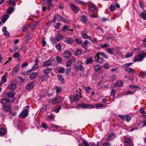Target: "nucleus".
I'll return each mask as SVG.
<instances>
[{
    "instance_id": "49",
    "label": "nucleus",
    "mask_w": 146,
    "mask_h": 146,
    "mask_svg": "<svg viewBox=\"0 0 146 146\" xmlns=\"http://www.w3.org/2000/svg\"><path fill=\"white\" fill-rule=\"evenodd\" d=\"M7 3L8 4L15 5V2L12 0H9L7 1Z\"/></svg>"
},
{
    "instance_id": "46",
    "label": "nucleus",
    "mask_w": 146,
    "mask_h": 146,
    "mask_svg": "<svg viewBox=\"0 0 146 146\" xmlns=\"http://www.w3.org/2000/svg\"><path fill=\"white\" fill-rule=\"evenodd\" d=\"M56 59L57 61V62L59 63H61L62 60L61 58L58 56L56 57Z\"/></svg>"
},
{
    "instance_id": "59",
    "label": "nucleus",
    "mask_w": 146,
    "mask_h": 146,
    "mask_svg": "<svg viewBox=\"0 0 146 146\" xmlns=\"http://www.w3.org/2000/svg\"><path fill=\"white\" fill-rule=\"evenodd\" d=\"M131 118V117L129 115H127L126 120L127 121V122H129Z\"/></svg>"
},
{
    "instance_id": "39",
    "label": "nucleus",
    "mask_w": 146,
    "mask_h": 146,
    "mask_svg": "<svg viewBox=\"0 0 146 146\" xmlns=\"http://www.w3.org/2000/svg\"><path fill=\"white\" fill-rule=\"evenodd\" d=\"M65 70L63 67H60L58 69V72L59 73H63L65 72Z\"/></svg>"
},
{
    "instance_id": "28",
    "label": "nucleus",
    "mask_w": 146,
    "mask_h": 146,
    "mask_svg": "<svg viewBox=\"0 0 146 146\" xmlns=\"http://www.w3.org/2000/svg\"><path fill=\"white\" fill-rule=\"evenodd\" d=\"M48 76L46 75L41 76L40 78V79L42 81H46L48 79Z\"/></svg>"
},
{
    "instance_id": "38",
    "label": "nucleus",
    "mask_w": 146,
    "mask_h": 146,
    "mask_svg": "<svg viewBox=\"0 0 146 146\" xmlns=\"http://www.w3.org/2000/svg\"><path fill=\"white\" fill-rule=\"evenodd\" d=\"M14 8L13 7H11L7 11V13L8 14H10L13 11Z\"/></svg>"
},
{
    "instance_id": "11",
    "label": "nucleus",
    "mask_w": 146,
    "mask_h": 146,
    "mask_svg": "<svg viewBox=\"0 0 146 146\" xmlns=\"http://www.w3.org/2000/svg\"><path fill=\"white\" fill-rule=\"evenodd\" d=\"M62 101V98L60 97L58 98H55L52 100V102L54 104H58L61 102Z\"/></svg>"
},
{
    "instance_id": "27",
    "label": "nucleus",
    "mask_w": 146,
    "mask_h": 146,
    "mask_svg": "<svg viewBox=\"0 0 146 146\" xmlns=\"http://www.w3.org/2000/svg\"><path fill=\"white\" fill-rule=\"evenodd\" d=\"M9 16L7 15H5L4 16H3L2 17V22L4 23L7 20V19L9 17Z\"/></svg>"
},
{
    "instance_id": "33",
    "label": "nucleus",
    "mask_w": 146,
    "mask_h": 146,
    "mask_svg": "<svg viewBox=\"0 0 146 146\" xmlns=\"http://www.w3.org/2000/svg\"><path fill=\"white\" fill-rule=\"evenodd\" d=\"M89 9L91 12H93L95 11V8L93 5L91 4H90L89 5Z\"/></svg>"
},
{
    "instance_id": "15",
    "label": "nucleus",
    "mask_w": 146,
    "mask_h": 146,
    "mask_svg": "<svg viewBox=\"0 0 146 146\" xmlns=\"http://www.w3.org/2000/svg\"><path fill=\"white\" fill-rule=\"evenodd\" d=\"M38 59H36L35 61V64L32 67V70H34L37 68H39L38 65Z\"/></svg>"
},
{
    "instance_id": "18",
    "label": "nucleus",
    "mask_w": 146,
    "mask_h": 146,
    "mask_svg": "<svg viewBox=\"0 0 146 146\" xmlns=\"http://www.w3.org/2000/svg\"><path fill=\"white\" fill-rule=\"evenodd\" d=\"M123 85V83L121 80L117 81L115 83V86L118 87H121Z\"/></svg>"
},
{
    "instance_id": "12",
    "label": "nucleus",
    "mask_w": 146,
    "mask_h": 146,
    "mask_svg": "<svg viewBox=\"0 0 146 146\" xmlns=\"http://www.w3.org/2000/svg\"><path fill=\"white\" fill-rule=\"evenodd\" d=\"M102 56L104 58L106 59L108 58V56L105 54L104 52H98L96 55V56Z\"/></svg>"
},
{
    "instance_id": "58",
    "label": "nucleus",
    "mask_w": 146,
    "mask_h": 146,
    "mask_svg": "<svg viewBox=\"0 0 146 146\" xmlns=\"http://www.w3.org/2000/svg\"><path fill=\"white\" fill-rule=\"evenodd\" d=\"M90 44V42L87 40H85V41L83 43L82 42V44H83V45H86V46H87V45L88 44Z\"/></svg>"
},
{
    "instance_id": "6",
    "label": "nucleus",
    "mask_w": 146,
    "mask_h": 146,
    "mask_svg": "<svg viewBox=\"0 0 146 146\" xmlns=\"http://www.w3.org/2000/svg\"><path fill=\"white\" fill-rule=\"evenodd\" d=\"M124 143L125 144L124 146H133V145L132 140L129 138H126L124 139Z\"/></svg>"
},
{
    "instance_id": "1",
    "label": "nucleus",
    "mask_w": 146,
    "mask_h": 146,
    "mask_svg": "<svg viewBox=\"0 0 146 146\" xmlns=\"http://www.w3.org/2000/svg\"><path fill=\"white\" fill-rule=\"evenodd\" d=\"M145 53L142 51L139 52L134 57L133 61L135 62L142 61L145 58Z\"/></svg>"
},
{
    "instance_id": "43",
    "label": "nucleus",
    "mask_w": 146,
    "mask_h": 146,
    "mask_svg": "<svg viewBox=\"0 0 146 146\" xmlns=\"http://www.w3.org/2000/svg\"><path fill=\"white\" fill-rule=\"evenodd\" d=\"M72 63V61L71 60H70L68 61L67 62L66 66L67 67H70L71 66V64Z\"/></svg>"
},
{
    "instance_id": "24",
    "label": "nucleus",
    "mask_w": 146,
    "mask_h": 146,
    "mask_svg": "<svg viewBox=\"0 0 146 146\" xmlns=\"http://www.w3.org/2000/svg\"><path fill=\"white\" fill-rule=\"evenodd\" d=\"M126 71L129 74H133L135 73V72L132 68H126Z\"/></svg>"
},
{
    "instance_id": "44",
    "label": "nucleus",
    "mask_w": 146,
    "mask_h": 146,
    "mask_svg": "<svg viewBox=\"0 0 146 146\" xmlns=\"http://www.w3.org/2000/svg\"><path fill=\"white\" fill-rule=\"evenodd\" d=\"M133 54V53L131 52H128L126 54L125 57L127 58H129L132 56Z\"/></svg>"
},
{
    "instance_id": "13",
    "label": "nucleus",
    "mask_w": 146,
    "mask_h": 146,
    "mask_svg": "<svg viewBox=\"0 0 146 146\" xmlns=\"http://www.w3.org/2000/svg\"><path fill=\"white\" fill-rule=\"evenodd\" d=\"M64 42L68 44H72L74 42V40L72 38L70 37H67L66 38Z\"/></svg>"
},
{
    "instance_id": "50",
    "label": "nucleus",
    "mask_w": 146,
    "mask_h": 146,
    "mask_svg": "<svg viewBox=\"0 0 146 146\" xmlns=\"http://www.w3.org/2000/svg\"><path fill=\"white\" fill-rule=\"evenodd\" d=\"M130 88H131L133 89H137L138 88L139 89H140V88L139 87L137 86H135V85H130L129 86Z\"/></svg>"
},
{
    "instance_id": "22",
    "label": "nucleus",
    "mask_w": 146,
    "mask_h": 146,
    "mask_svg": "<svg viewBox=\"0 0 146 146\" xmlns=\"http://www.w3.org/2000/svg\"><path fill=\"white\" fill-rule=\"evenodd\" d=\"M37 75L38 74L36 72H33L30 76V78L31 80L34 79L37 76Z\"/></svg>"
},
{
    "instance_id": "55",
    "label": "nucleus",
    "mask_w": 146,
    "mask_h": 146,
    "mask_svg": "<svg viewBox=\"0 0 146 146\" xmlns=\"http://www.w3.org/2000/svg\"><path fill=\"white\" fill-rule=\"evenodd\" d=\"M134 92H131L129 90H128L127 91L125 92V94L126 95L131 94H134Z\"/></svg>"
},
{
    "instance_id": "63",
    "label": "nucleus",
    "mask_w": 146,
    "mask_h": 146,
    "mask_svg": "<svg viewBox=\"0 0 146 146\" xmlns=\"http://www.w3.org/2000/svg\"><path fill=\"white\" fill-rule=\"evenodd\" d=\"M116 76L115 75L112 76L110 78V80L113 81L116 79Z\"/></svg>"
},
{
    "instance_id": "3",
    "label": "nucleus",
    "mask_w": 146,
    "mask_h": 146,
    "mask_svg": "<svg viewBox=\"0 0 146 146\" xmlns=\"http://www.w3.org/2000/svg\"><path fill=\"white\" fill-rule=\"evenodd\" d=\"M79 107L83 109L85 108H94V106L91 104H86L84 103H82L79 105Z\"/></svg>"
},
{
    "instance_id": "57",
    "label": "nucleus",
    "mask_w": 146,
    "mask_h": 146,
    "mask_svg": "<svg viewBox=\"0 0 146 146\" xmlns=\"http://www.w3.org/2000/svg\"><path fill=\"white\" fill-rule=\"evenodd\" d=\"M69 29V27L67 26H64L62 29V31L64 32L66 31V30H68Z\"/></svg>"
},
{
    "instance_id": "32",
    "label": "nucleus",
    "mask_w": 146,
    "mask_h": 146,
    "mask_svg": "<svg viewBox=\"0 0 146 146\" xmlns=\"http://www.w3.org/2000/svg\"><path fill=\"white\" fill-rule=\"evenodd\" d=\"M63 38V36L61 34H58L56 37V39L57 41H59Z\"/></svg>"
},
{
    "instance_id": "51",
    "label": "nucleus",
    "mask_w": 146,
    "mask_h": 146,
    "mask_svg": "<svg viewBox=\"0 0 146 146\" xmlns=\"http://www.w3.org/2000/svg\"><path fill=\"white\" fill-rule=\"evenodd\" d=\"M2 81L4 83L6 82L7 81V79L6 78L5 75L3 76L1 78Z\"/></svg>"
},
{
    "instance_id": "7",
    "label": "nucleus",
    "mask_w": 146,
    "mask_h": 146,
    "mask_svg": "<svg viewBox=\"0 0 146 146\" xmlns=\"http://www.w3.org/2000/svg\"><path fill=\"white\" fill-rule=\"evenodd\" d=\"M2 110L6 112H9L11 110V108L10 105H2Z\"/></svg>"
},
{
    "instance_id": "34",
    "label": "nucleus",
    "mask_w": 146,
    "mask_h": 146,
    "mask_svg": "<svg viewBox=\"0 0 146 146\" xmlns=\"http://www.w3.org/2000/svg\"><path fill=\"white\" fill-rule=\"evenodd\" d=\"M94 69L96 71H99L101 69V67L99 64H96L94 67Z\"/></svg>"
},
{
    "instance_id": "5",
    "label": "nucleus",
    "mask_w": 146,
    "mask_h": 146,
    "mask_svg": "<svg viewBox=\"0 0 146 146\" xmlns=\"http://www.w3.org/2000/svg\"><path fill=\"white\" fill-rule=\"evenodd\" d=\"M28 114V111L27 109H25L19 114V116L22 118H24L27 117Z\"/></svg>"
},
{
    "instance_id": "10",
    "label": "nucleus",
    "mask_w": 146,
    "mask_h": 146,
    "mask_svg": "<svg viewBox=\"0 0 146 146\" xmlns=\"http://www.w3.org/2000/svg\"><path fill=\"white\" fill-rule=\"evenodd\" d=\"M54 62L53 60H48L42 63L43 66H48L52 64V62Z\"/></svg>"
},
{
    "instance_id": "60",
    "label": "nucleus",
    "mask_w": 146,
    "mask_h": 146,
    "mask_svg": "<svg viewBox=\"0 0 146 146\" xmlns=\"http://www.w3.org/2000/svg\"><path fill=\"white\" fill-rule=\"evenodd\" d=\"M30 73V71H25L22 72V74L24 75H26L29 74Z\"/></svg>"
},
{
    "instance_id": "48",
    "label": "nucleus",
    "mask_w": 146,
    "mask_h": 146,
    "mask_svg": "<svg viewBox=\"0 0 146 146\" xmlns=\"http://www.w3.org/2000/svg\"><path fill=\"white\" fill-rule=\"evenodd\" d=\"M61 45L60 44H58L56 46V48L58 50L60 51L61 48Z\"/></svg>"
},
{
    "instance_id": "17",
    "label": "nucleus",
    "mask_w": 146,
    "mask_h": 146,
    "mask_svg": "<svg viewBox=\"0 0 146 146\" xmlns=\"http://www.w3.org/2000/svg\"><path fill=\"white\" fill-rule=\"evenodd\" d=\"M71 55L70 52L68 51H66L64 52L63 54V56L64 58H68Z\"/></svg>"
},
{
    "instance_id": "40",
    "label": "nucleus",
    "mask_w": 146,
    "mask_h": 146,
    "mask_svg": "<svg viewBox=\"0 0 146 146\" xmlns=\"http://www.w3.org/2000/svg\"><path fill=\"white\" fill-rule=\"evenodd\" d=\"M58 78L59 79L60 81L62 83H64V80L62 76L60 75H58L57 76Z\"/></svg>"
},
{
    "instance_id": "31",
    "label": "nucleus",
    "mask_w": 146,
    "mask_h": 146,
    "mask_svg": "<svg viewBox=\"0 0 146 146\" xmlns=\"http://www.w3.org/2000/svg\"><path fill=\"white\" fill-rule=\"evenodd\" d=\"M81 20L84 23H86L87 22V19L85 15H83L82 16Z\"/></svg>"
},
{
    "instance_id": "36",
    "label": "nucleus",
    "mask_w": 146,
    "mask_h": 146,
    "mask_svg": "<svg viewBox=\"0 0 146 146\" xmlns=\"http://www.w3.org/2000/svg\"><path fill=\"white\" fill-rule=\"evenodd\" d=\"M54 89L56 90V93L57 94H58L62 91V89L60 87L57 86L55 87Z\"/></svg>"
},
{
    "instance_id": "4",
    "label": "nucleus",
    "mask_w": 146,
    "mask_h": 146,
    "mask_svg": "<svg viewBox=\"0 0 146 146\" xmlns=\"http://www.w3.org/2000/svg\"><path fill=\"white\" fill-rule=\"evenodd\" d=\"M70 99V101L71 104L74 102H77L79 99V97H76L75 96H72L69 97Z\"/></svg>"
},
{
    "instance_id": "35",
    "label": "nucleus",
    "mask_w": 146,
    "mask_h": 146,
    "mask_svg": "<svg viewBox=\"0 0 146 146\" xmlns=\"http://www.w3.org/2000/svg\"><path fill=\"white\" fill-rule=\"evenodd\" d=\"M97 57V59L96 60V61L102 64L104 62V60L99 56H96Z\"/></svg>"
},
{
    "instance_id": "56",
    "label": "nucleus",
    "mask_w": 146,
    "mask_h": 146,
    "mask_svg": "<svg viewBox=\"0 0 146 146\" xmlns=\"http://www.w3.org/2000/svg\"><path fill=\"white\" fill-rule=\"evenodd\" d=\"M104 66L106 69H108L110 67V65L109 64L107 63L104 64Z\"/></svg>"
},
{
    "instance_id": "8",
    "label": "nucleus",
    "mask_w": 146,
    "mask_h": 146,
    "mask_svg": "<svg viewBox=\"0 0 146 146\" xmlns=\"http://www.w3.org/2000/svg\"><path fill=\"white\" fill-rule=\"evenodd\" d=\"M7 94L8 97L11 98L12 100H11V102H14L15 100V98L14 96L15 94V92H9L7 93Z\"/></svg>"
},
{
    "instance_id": "2",
    "label": "nucleus",
    "mask_w": 146,
    "mask_h": 146,
    "mask_svg": "<svg viewBox=\"0 0 146 146\" xmlns=\"http://www.w3.org/2000/svg\"><path fill=\"white\" fill-rule=\"evenodd\" d=\"M82 63H81L79 61H77V62L75 63L74 64V70L76 71H78L79 70H83L84 69V68L82 65Z\"/></svg>"
},
{
    "instance_id": "26",
    "label": "nucleus",
    "mask_w": 146,
    "mask_h": 146,
    "mask_svg": "<svg viewBox=\"0 0 146 146\" xmlns=\"http://www.w3.org/2000/svg\"><path fill=\"white\" fill-rule=\"evenodd\" d=\"M93 60H92L91 57L87 58V60L86 61V63L87 64H92L93 62Z\"/></svg>"
},
{
    "instance_id": "25",
    "label": "nucleus",
    "mask_w": 146,
    "mask_h": 146,
    "mask_svg": "<svg viewBox=\"0 0 146 146\" xmlns=\"http://www.w3.org/2000/svg\"><path fill=\"white\" fill-rule=\"evenodd\" d=\"M6 132V130L4 128L2 127L0 129V136H3Z\"/></svg>"
},
{
    "instance_id": "45",
    "label": "nucleus",
    "mask_w": 146,
    "mask_h": 146,
    "mask_svg": "<svg viewBox=\"0 0 146 146\" xmlns=\"http://www.w3.org/2000/svg\"><path fill=\"white\" fill-rule=\"evenodd\" d=\"M115 5H111L110 7V10L111 11H113L115 9Z\"/></svg>"
},
{
    "instance_id": "37",
    "label": "nucleus",
    "mask_w": 146,
    "mask_h": 146,
    "mask_svg": "<svg viewBox=\"0 0 146 146\" xmlns=\"http://www.w3.org/2000/svg\"><path fill=\"white\" fill-rule=\"evenodd\" d=\"M20 65L19 64H17V66L13 70V72H17L19 70Z\"/></svg>"
},
{
    "instance_id": "64",
    "label": "nucleus",
    "mask_w": 146,
    "mask_h": 146,
    "mask_svg": "<svg viewBox=\"0 0 146 146\" xmlns=\"http://www.w3.org/2000/svg\"><path fill=\"white\" fill-rule=\"evenodd\" d=\"M109 46V45L108 43H105L101 45V47L102 48H107Z\"/></svg>"
},
{
    "instance_id": "62",
    "label": "nucleus",
    "mask_w": 146,
    "mask_h": 146,
    "mask_svg": "<svg viewBox=\"0 0 146 146\" xmlns=\"http://www.w3.org/2000/svg\"><path fill=\"white\" fill-rule=\"evenodd\" d=\"M103 105L102 104H97L96 105V108L97 109H98L100 108H102L103 106Z\"/></svg>"
},
{
    "instance_id": "30",
    "label": "nucleus",
    "mask_w": 146,
    "mask_h": 146,
    "mask_svg": "<svg viewBox=\"0 0 146 146\" xmlns=\"http://www.w3.org/2000/svg\"><path fill=\"white\" fill-rule=\"evenodd\" d=\"M82 36L84 39H90V36H88L85 33H81Z\"/></svg>"
},
{
    "instance_id": "41",
    "label": "nucleus",
    "mask_w": 146,
    "mask_h": 146,
    "mask_svg": "<svg viewBox=\"0 0 146 146\" xmlns=\"http://www.w3.org/2000/svg\"><path fill=\"white\" fill-rule=\"evenodd\" d=\"M126 115H119L118 116L123 120H126Z\"/></svg>"
},
{
    "instance_id": "20",
    "label": "nucleus",
    "mask_w": 146,
    "mask_h": 146,
    "mask_svg": "<svg viewBox=\"0 0 146 146\" xmlns=\"http://www.w3.org/2000/svg\"><path fill=\"white\" fill-rule=\"evenodd\" d=\"M52 70V69L50 68L47 67L45 68L44 71L43 72L46 75L50 72Z\"/></svg>"
},
{
    "instance_id": "42",
    "label": "nucleus",
    "mask_w": 146,
    "mask_h": 146,
    "mask_svg": "<svg viewBox=\"0 0 146 146\" xmlns=\"http://www.w3.org/2000/svg\"><path fill=\"white\" fill-rule=\"evenodd\" d=\"M102 146H111V144L109 142H104L103 143Z\"/></svg>"
},
{
    "instance_id": "9",
    "label": "nucleus",
    "mask_w": 146,
    "mask_h": 146,
    "mask_svg": "<svg viewBox=\"0 0 146 146\" xmlns=\"http://www.w3.org/2000/svg\"><path fill=\"white\" fill-rule=\"evenodd\" d=\"M34 82H31L28 84L25 87L26 89L29 90H30L33 89L34 87Z\"/></svg>"
},
{
    "instance_id": "54",
    "label": "nucleus",
    "mask_w": 146,
    "mask_h": 146,
    "mask_svg": "<svg viewBox=\"0 0 146 146\" xmlns=\"http://www.w3.org/2000/svg\"><path fill=\"white\" fill-rule=\"evenodd\" d=\"M20 56V54L18 52L15 53L14 55V57L15 58H18Z\"/></svg>"
},
{
    "instance_id": "52",
    "label": "nucleus",
    "mask_w": 146,
    "mask_h": 146,
    "mask_svg": "<svg viewBox=\"0 0 146 146\" xmlns=\"http://www.w3.org/2000/svg\"><path fill=\"white\" fill-rule=\"evenodd\" d=\"M56 16L57 18L58 19V20L59 21H61L62 20V19H63V17H61L58 14H56Z\"/></svg>"
},
{
    "instance_id": "61",
    "label": "nucleus",
    "mask_w": 146,
    "mask_h": 146,
    "mask_svg": "<svg viewBox=\"0 0 146 146\" xmlns=\"http://www.w3.org/2000/svg\"><path fill=\"white\" fill-rule=\"evenodd\" d=\"M140 75L142 78H144L145 76V73L143 72H141L140 73Z\"/></svg>"
},
{
    "instance_id": "19",
    "label": "nucleus",
    "mask_w": 146,
    "mask_h": 146,
    "mask_svg": "<svg viewBox=\"0 0 146 146\" xmlns=\"http://www.w3.org/2000/svg\"><path fill=\"white\" fill-rule=\"evenodd\" d=\"M71 8L72 10L76 12V13H77L79 11V9L73 4L71 5Z\"/></svg>"
},
{
    "instance_id": "16",
    "label": "nucleus",
    "mask_w": 146,
    "mask_h": 146,
    "mask_svg": "<svg viewBox=\"0 0 146 146\" xmlns=\"http://www.w3.org/2000/svg\"><path fill=\"white\" fill-rule=\"evenodd\" d=\"M140 16L144 20L146 19V11L145 10H143L142 12L140 13Z\"/></svg>"
},
{
    "instance_id": "47",
    "label": "nucleus",
    "mask_w": 146,
    "mask_h": 146,
    "mask_svg": "<svg viewBox=\"0 0 146 146\" xmlns=\"http://www.w3.org/2000/svg\"><path fill=\"white\" fill-rule=\"evenodd\" d=\"M82 143H83L84 146H89L88 142L85 139L83 140Z\"/></svg>"
},
{
    "instance_id": "14",
    "label": "nucleus",
    "mask_w": 146,
    "mask_h": 146,
    "mask_svg": "<svg viewBox=\"0 0 146 146\" xmlns=\"http://www.w3.org/2000/svg\"><path fill=\"white\" fill-rule=\"evenodd\" d=\"M16 88V84L15 83L10 84L8 87V89L11 91L15 90Z\"/></svg>"
},
{
    "instance_id": "23",
    "label": "nucleus",
    "mask_w": 146,
    "mask_h": 146,
    "mask_svg": "<svg viewBox=\"0 0 146 146\" xmlns=\"http://www.w3.org/2000/svg\"><path fill=\"white\" fill-rule=\"evenodd\" d=\"M114 49L113 48H108L106 50V51L109 54H112L113 52Z\"/></svg>"
},
{
    "instance_id": "29",
    "label": "nucleus",
    "mask_w": 146,
    "mask_h": 146,
    "mask_svg": "<svg viewBox=\"0 0 146 146\" xmlns=\"http://www.w3.org/2000/svg\"><path fill=\"white\" fill-rule=\"evenodd\" d=\"M74 54L76 56L81 55L82 53V52L81 49H77L74 51Z\"/></svg>"
},
{
    "instance_id": "21",
    "label": "nucleus",
    "mask_w": 146,
    "mask_h": 146,
    "mask_svg": "<svg viewBox=\"0 0 146 146\" xmlns=\"http://www.w3.org/2000/svg\"><path fill=\"white\" fill-rule=\"evenodd\" d=\"M9 100L7 98L3 99L1 101V103L3 104V105H7V104L9 102Z\"/></svg>"
},
{
    "instance_id": "53",
    "label": "nucleus",
    "mask_w": 146,
    "mask_h": 146,
    "mask_svg": "<svg viewBox=\"0 0 146 146\" xmlns=\"http://www.w3.org/2000/svg\"><path fill=\"white\" fill-rule=\"evenodd\" d=\"M75 41L77 43L81 44L82 42V41L79 38L75 39Z\"/></svg>"
}]
</instances>
